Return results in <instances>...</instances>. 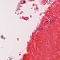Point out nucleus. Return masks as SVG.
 I'll return each mask as SVG.
<instances>
[{"instance_id": "f257e3e1", "label": "nucleus", "mask_w": 60, "mask_h": 60, "mask_svg": "<svg viewBox=\"0 0 60 60\" xmlns=\"http://www.w3.org/2000/svg\"><path fill=\"white\" fill-rule=\"evenodd\" d=\"M1 38H2V39H3H3H4V37L3 36H1Z\"/></svg>"}, {"instance_id": "f03ea898", "label": "nucleus", "mask_w": 60, "mask_h": 60, "mask_svg": "<svg viewBox=\"0 0 60 60\" xmlns=\"http://www.w3.org/2000/svg\"><path fill=\"white\" fill-rule=\"evenodd\" d=\"M25 2H26L25 1H23V3H25Z\"/></svg>"}, {"instance_id": "7ed1b4c3", "label": "nucleus", "mask_w": 60, "mask_h": 60, "mask_svg": "<svg viewBox=\"0 0 60 60\" xmlns=\"http://www.w3.org/2000/svg\"><path fill=\"white\" fill-rule=\"evenodd\" d=\"M46 22H48V21H47Z\"/></svg>"}, {"instance_id": "20e7f679", "label": "nucleus", "mask_w": 60, "mask_h": 60, "mask_svg": "<svg viewBox=\"0 0 60 60\" xmlns=\"http://www.w3.org/2000/svg\"><path fill=\"white\" fill-rule=\"evenodd\" d=\"M50 21V24H51V21Z\"/></svg>"}]
</instances>
